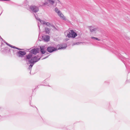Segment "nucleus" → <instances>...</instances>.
Returning a JSON list of instances; mask_svg holds the SVG:
<instances>
[{
	"label": "nucleus",
	"instance_id": "f257e3e1",
	"mask_svg": "<svg viewBox=\"0 0 130 130\" xmlns=\"http://www.w3.org/2000/svg\"><path fill=\"white\" fill-rule=\"evenodd\" d=\"M67 46L66 44H63L61 45L58 49L57 48L55 47L54 46H50L47 47V50L48 52L50 53H52L54 51H57L58 50L64 49L66 48Z\"/></svg>",
	"mask_w": 130,
	"mask_h": 130
},
{
	"label": "nucleus",
	"instance_id": "f03ea898",
	"mask_svg": "<svg viewBox=\"0 0 130 130\" xmlns=\"http://www.w3.org/2000/svg\"><path fill=\"white\" fill-rule=\"evenodd\" d=\"M30 8L31 11L35 13L38 12L39 10V7L35 5L31 6Z\"/></svg>",
	"mask_w": 130,
	"mask_h": 130
},
{
	"label": "nucleus",
	"instance_id": "7ed1b4c3",
	"mask_svg": "<svg viewBox=\"0 0 130 130\" xmlns=\"http://www.w3.org/2000/svg\"><path fill=\"white\" fill-rule=\"evenodd\" d=\"M77 35V34L75 33L73 30H71L70 32H69V33L67 34V36L68 37L75 38Z\"/></svg>",
	"mask_w": 130,
	"mask_h": 130
},
{
	"label": "nucleus",
	"instance_id": "20e7f679",
	"mask_svg": "<svg viewBox=\"0 0 130 130\" xmlns=\"http://www.w3.org/2000/svg\"><path fill=\"white\" fill-rule=\"evenodd\" d=\"M26 54V53L25 51H19L16 53L17 56L19 57H23Z\"/></svg>",
	"mask_w": 130,
	"mask_h": 130
},
{
	"label": "nucleus",
	"instance_id": "39448f33",
	"mask_svg": "<svg viewBox=\"0 0 130 130\" xmlns=\"http://www.w3.org/2000/svg\"><path fill=\"white\" fill-rule=\"evenodd\" d=\"M39 51V49L38 48H34L29 51V52L32 55H36Z\"/></svg>",
	"mask_w": 130,
	"mask_h": 130
},
{
	"label": "nucleus",
	"instance_id": "423d86ee",
	"mask_svg": "<svg viewBox=\"0 0 130 130\" xmlns=\"http://www.w3.org/2000/svg\"><path fill=\"white\" fill-rule=\"evenodd\" d=\"M33 55L31 54L30 52L29 53L26 55V56L25 57L24 60L26 61L27 62L28 60L30 59V58L31 59V58L32 57Z\"/></svg>",
	"mask_w": 130,
	"mask_h": 130
},
{
	"label": "nucleus",
	"instance_id": "0eeeda50",
	"mask_svg": "<svg viewBox=\"0 0 130 130\" xmlns=\"http://www.w3.org/2000/svg\"><path fill=\"white\" fill-rule=\"evenodd\" d=\"M43 40L45 42H48L50 40V37L48 35H44L42 37Z\"/></svg>",
	"mask_w": 130,
	"mask_h": 130
},
{
	"label": "nucleus",
	"instance_id": "6e6552de",
	"mask_svg": "<svg viewBox=\"0 0 130 130\" xmlns=\"http://www.w3.org/2000/svg\"><path fill=\"white\" fill-rule=\"evenodd\" d=\"M45 46H41L40 48V51L41 53L43 54H44L45 53L46 51L45 50Z\"/></svg>",
	"mask_w": 130,
	"mask_h": 130
},
{
	"label": "nucleus",
	"instance_id": "1a4fd4ad",
	"mask_svg": "<svg viewBox=\"0 0 130 130\" xmlns=\"http://www.w3.org/2000/svg\"><path fill=\"white\" fill-rule=\"evenodd\" d=\"M40 59V57H39V56L37 55L34 57H32L31 58V60L32 61H39Z\"/></svg>",
	"mask_w": 130,
	"mask_h": 130
},
{
	"label": "nucleus",
	"instance_id": "9d476101",
	"mask_svg": "<svg viewBox=\"0 0 130 130\" xmlns=\"http://www.w3.org/2000/svg\"><path fill=\"white\" fill-rule=\"evenodd\" d=\"M59 16L62 20H64L66 21L67 19L66 17L64 16V15L61 13V12H60V13H58V14Z\"/></svg>",
	"mask_w": 130,
	"mask_h": 130
},
{
	"label": "nucleus",
	"instance_id": "9b49d317",
	"mask_svg": "<svg viewBox=\"0 0 130 130\" xmlns=\"http://www.w3.org/2000/svg\"><path fill=\"white\" fill-rule=\"evenodd\" d=\"M88 27L89 28L90 31L91 32L96 31L98 29L97 28H92V26H89Z\"/></svg>",
	"mask_w": 130,
	"mask_h": 130
},
{
	"label": "nucleus",
	"instance_id": "f8f14e48",
	"mask_svg": "<svg viewBox=\"0 0 130 130\" xmlns=\"http://www.w3.org/2000/svg\"><path fill=\"white\" fill-rule=\"evenodd\" d=\"M37 62V60L35 61H32V60H31V59L30 60H28L27 63V64H32L33 65L34 63Z\"/></svg>",
	"mask_w": 130,
	"mask_h": 130
},
{
	"label": "nucleus",
	"instance_id": "ddd939ff",
	"mask_svg": "<svg viewBox=\"0 0 130 130\" xmlns=\"http://www.w3.org/2000/svg\"><path fill=\"white\" fill-rule=\"evenodd\" d=\"M50 30L47 27L45 28V31L46 34H49L50 32Z\"/></svg>",
	"mask_w": 130,
	"mask_h": 130
},
{
	"label": "nucleus",
	"instance_id": "4468645a",
	"mask_svg": "<svg viewBox=\"0 0 130 130\" xmlns=\"http://www.w3.org/2000/svg\"><path fill=\"white\" fill-rule=\"evenodd\" d=\"M55 10L56 12L58 14V13H60V12H61L57 8H55Z\"/></svg>",
	"mask_w": 130,
	"mask_h": 130
},
{
	"label": "nucleus",
	"instance_id": "2eb2a0df",
	"mask_svg": "<svg viewBox=\"0 0 130 130\" xmlns=\"http://www.w3.org/2000/svg\"><path fill=\"white\" fill-rule=\"evenodd\" d=\"M49 1L50 4L53 5L54 3V1L53 0H47Z\"/></svg>",
	"mask_w": 130,
	"mask_h": 130
},
{
	"label": "nucleus",
	"instance_id": "dca6fc26",
	"mask_svg": "<svg viewBox=\"0 0 130 130\" xmlns=\"http://www.w3.org/2000/svg\"><path fill=\"white\" fill-rule=\"evenodd\" d=\"M39 19V21L40 22V23L41 24H43V25L45 24V22L43 20H41L40 19Z\"/></svg>",
	"mask_w": 130,
	"mask_h": 130
},
{
	"label": "nucleus",
	"instance_id": "f3484780",
	"mask_svg": "<svg viewBox=\"0 0 130 130\" xmlns=\"http://www.w3.org/2000/svg\"><path fill=\"white\" fill-rule=\"evenodd\" d=\"M45 25H46V26H49V27H50L51 25L50 23L49 22H47V23L45 22Z\"/></svg>",
	"mask_w": 130,
	"mask_h": 130
},
{
	"label": "nucleus",
	"instance_id": "a211bd4d",
	"mask_svg": "<svg viewBox=\"0 0 130 130\" xmlns=\"http://www.w3.org/2000/svg\"><path fill=\"white\" fill-rule=\"evenodd\" d=\"M48 4V3L47 2H45V3L42 4V5L40 6H42L44 5H47Z\"/></svg>",
	"mask_w": 130,
	"mask_h": 130
},
{
	"label": "nucleus",
	"instance_id": "6ab92c4d",
	"mask_svg": "<svg viewBox=\"0 0 130 130\" xmlns=\"http://www.w3.org/2000/svg\"><path fill=\"white\" fill-rule=\"evenodd\" d=\"M34 16H35V18H36V19L37 20H39V19H39V18H38V17H37L36 16V15H35V14H34Z\"/></svg>",
	"mask_w": 130,
	"mask_h": 130
},
{
	"label": "nucleus",
	"instance_id": "aec40b11",
	"mask_svg": "<svg viewBox=\"0 0 130 130\" xmlns=\"http://www.w3.org/2000/svg\"><path fill=\"white\" fill-rule=\"evenodd\" d=\"M79 43V42H77L76 43H73L72 45H75L78 44Z\"/></svg>",
	"mask_w": 130,
	"mask_h": 130
},
{
	"label": "nucleus",
	"instance_id": "412c9836",
	"mask_svg": "<svg viewBox=\"0 0 130 130\" xmlns=\"http://www.w3.org/2000/svg\"><path fill=\"white\" fill-rule=\"evenodd\" d=\"M10 47H11L12 48H15V49H16V48H17V47H16L15 46H12V45H11V46H10Z\"/></svg>",
	"mask_w": 130,
	"mask_h": 130
},
{
	"label": "nucleus",
	"instance_id": "4be33fe9",
	"mask_svg": "<svg viewBox=\"0 0 130 130\" xmlns=\"http://www.w3.org/2000/svg\"><path fill=\"white\" fill-rule=\"evenodd\" d=\"M33 65L32 64H30L29 66V68H31L32 67V66H33Z\"/></svg>",
	"mask_w": 130,
	"mask_h": 130
},
{
	"label": "nucleus",
	"instance_id": "5701e85b",
	"mask_svg": "<svg viewBox=\"0 0 130 130\" xmlns=\"http://www.w3.org/2000/svg\"><path fill=\"white\" fill-rule=\"evenodd\" d=\"M16 49H18V50H24L23 49H21V48H18V47H17V48H16Z\"/></svg>",
	"mask_w": 130,
	"mask_h": 130
},
{
	"label": "nucleus",
	"instance_id": "b1692460",
	"mask_svg": "<svg viewBox=\"0 0 130 130\" xmlns=\"http://www.w3.org/2000/svg\"><path fill=\"white\" fill-rule=\"evenodd\" d=\"M16 49H18V50H24L23 49H21V48H18V47H17V48H16Z\"/></svg>",
	"mask_w": 130,
	"mask_h": 130
},
{
	"label": "nucleus",
	"instance_id": "393cba45",
	"mask_svg": "<svg viewBox=\"0 0 130 130\" xmlns=\"http://www.w3.org/2000/svg\"><path fill=\"white\" fill-rule=\"evenodd\" d=\"M5 43L7 45H8L10 46H11V45L10 44L8 43H7V42H5Z\"/></svg>",
	"mask_w": 130,
	"mask_h": 130
},
{
	"label": "nucleus",
	"instance_id": "a878e982",
	"mask_svg": "<svg viewBox=\"0 0 130 130\" xmlns=\"http://www.w3.org/2000/svg\"><path fill=\"white\" fill-rule=\"evenodd\" d=\"M51 26L52 27L54 28L55 29H56V28L54 26V25H51Z\"/></svg>",
	"mask_w": 130,
	"mask_h": 130
},
{
	"label": "nucleus",
	"instance_id": "bb28decb",
	"mask_svg": "<svg viewBox=\"0 0 130 130\" xmlns=\"http://www.w3.org/2000/svg\"><path fill=\"white\" fill-rule=\"evenodd\" d=\"M95 38H96V37H91V38L92 39H95Z\"/></svg>",
	"mask_w": 130,
	"mask_h": 130
},
{
	"label": "nucleus",
	"instance_id": "cd10ccee",
	"mask_svg": "<svg viewBox=\"0 0 130 130\" xmlns=\"http://www.w3.org/2000/svg\"><path fill=\"white\" fill-rule=\"evenodd\" d=\"M95 40H98V41L100 40V39H99L98 38H96Z\"/></svg>",
	"mask_w": 130,
	"mask_h": 130
},
{
	"label": "nucleus",
	"instance_id": "c85d7f7f",
	"mask_svg": "<svg viewBox=\"0 0 130 130\" xmlns=\"http://www.w3.org/2000/svg\"><path fill=\"white\" fill-rule=\"evenodd\" d=\"M9 1V0H0V1Z\"/></svg>",
	"mask_w": 130,
	"mask_h": 130
},
{
	"label": "nucleus",
	"instance_id": "c756f323",
	"mask_svg": "<svg viewBox=\"0 0 130 130\" xmlns=\"http://www.w3.org/2000/svg\"><path fill=\"white\" fill-rule=\"evenodd\" d=\"M48 56H46V57H45L44 58H43V59H45L47 58L48 57Z\"/></svg>",
	"mask_w": 130,
	"mask_h": 130
},
{
	"label": "nucleus",
	"instance_id": "7c9ffc66",
	"mask_svg": "<svg viewBox=\"0 0 130 130\" xmlns=\"http://www.w3.org/2000/svg\"><path fill=\"white\" fill-rule=\"evenodd\" d=\"M0 38L2 39L3 40V39L1 37V36H0Z\"/></svg>",
	"mask_w": 130,
	"mask_h": 130
},
{
	"label": "nucleus",
	"instance_id": "2f4dec72",
	"mask_svg": "<svg viewBox=\"0 0 130 130\" xmlns=\"http://www.w3.org/2000/svg\"><path fill=\"white\" fill-rule=\"evenodd\" d=\"M58 1H59V2H60L58 0Z\"/></svg>",
	"mask_w": 130,
	"mask_h": 130
},
{
	"label": "nucleus",
	"instance_id": "473e14b6",
	"mask_svg": "<svg viewBox=\"0 0 130 130\" xmlns=\"http://www.w3.org/2000/svg\"><path fill=\"white\" fill-rule=\"evenodd\" d=\"M38 27H39V28L40 27L39 26V25H38Z\"/></svg>",
	"mask_w": 130,
	"mask_h": 130
}]
</instances>
